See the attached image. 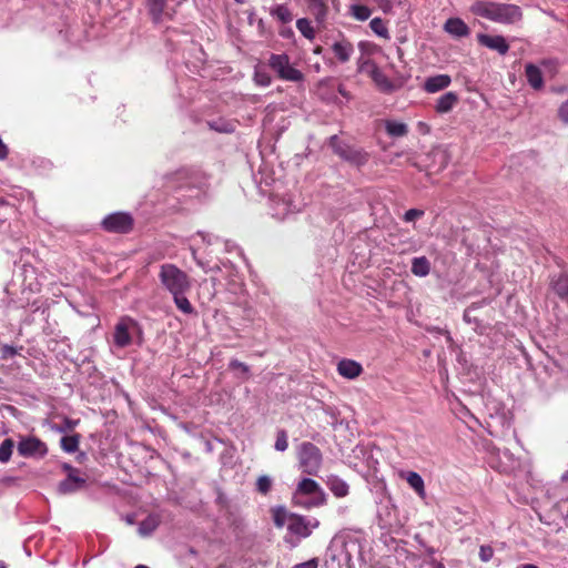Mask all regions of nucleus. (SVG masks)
I'll list each match as a JSON object with an SVG mask.
<instances>
[{
  "label": "nucleus",
  "instance_id": "nucleus-1",
  "mask_svg": "<svg viewBox=\"0 0 568 568\" xmlns=\"http://www.w3.org/2000/svg\"><path fill=\"white\" fill-rule=\"evenodd\" d=\"M471 12L490 21L511 24L521 19V10L513 3H499L488 0H478L473 3Z\"/></svg>",
  "mask_w": 568,
  "mask_h": 568
},
{
  "label": "nucleus",
  "instance_id": "nucleus-2",
  "mask_svg": "<svg viewBox=\"0 0 568 568\" xmlns=\"http://www.w3.org/2000/svg\"><path fill=\"white\" fill-rule=\"evenodd\" d=\"M293 504L304 509L322 507L327 500L325 491L311 478H302L292 496Z\"/></svg>",
  "mask_w": 568,
  "mask_h": 568
},
{
  "label": "nucleus",
  "instance_id": "nucleus-3",
  "mask_svg": "<svg viewBox=\"0 0 568 568\" xmlns=\"http://www.w3.org/2000/svg\"><path fill=\"white\" fill-rule=\"evenodd\" d=\"M159 280L163 288L171 295L186 293L191 287L189 276L173 264L161 265Z\"/></svg>",
  "mask_w": 568,
  "mask_h": 568
},
{
  "label": "nucleus",
  "instance_id": "nucleus-4",
  "mask_svg": "<svg viewBox=\"0 0 568 568\" xmlns=\"http://www.w3.org/2000/svg\"><path fill=\"white\" fill-rule=\"evenodd\" d=\"M297 460L304 474L315 476L323 465V454L313 443L303 442L297 448Z\"/></svg>",
  "mask_w": 568,
  "mask_h": 568
},
{
  "label": "nucleus",
  "instance_id": "nucleus-5",
  "mask_svg": "<svg viewBox=\"0 0 568 568\" xmlns=\"http://www.w3.org/2000/svg\"><path fill=\"white\" fill-rule=\"evenodd\" d=\"M136 334H141L139 323L133 317L124 315L115 324L113 345L116 348H125L132 344L133 337Z\"/></svg>",
  "mask_w": 568,
  "mask_h": 568
},
{
  "label": "nucleus",
  "instance_id": "nucleus-6",
  "mask_svg": "<svg viewBox=\"0 0 568 568\" xmlns=\"http://www.w3.org/2000/svg\"><path fill=\"white\" fill-rule=\"evenodd\" d=\"M268 67L278 75L283 81L300 82L304 79L300 69L292 65L290 58L282 54H272L268 59Z\"/></svg>",
  "mask_w": 568,
  "mask_h": 568
},
{
  "label": "nucleus",
  "instance_id": "nucleus-7",
  "mask_svg": "<svg viewBox=\"0 0 568 568\" xmlns=\"http://www.w3.org/2000/svg\"><path fill=\"white\" fill-rule=\"evenodd\" d=\"M102 227L112 233H128L133 227V217L126 212H114L102 220Z\"/></svg>",
  "mask_w": 568,
  "mask_h": 568
},
{
  "label": "nucleus",
  "instance_id": "nucleus-8",
  "mask_svg": "<svg viewBox=\"0 0 568 568\" xmlns=\"http://www.w3.org/2000/svg\"><path fill=\"white\" fill-rule=\"evenodd\" d=\"M272 215L278 220H284L288 214L300 210V205L294 202L291 194L274 195L271 199Z\"/></svg>",
  "mask_w": 568,
  "mask_h": 568
},
{
  "label": "nucleus",
  "instance_id": "nucleus-9",
  "mask_svg": "<svg viewBox=\"0 0 568 568\" xmlns=\"http://www.w3.org/2000/svg\"><path fill=\"white\" fill-rule=\"evenodd\" d=\"M318 527V521L315 518H307L304 516L295 515L290 519L287 531L300 537L305 538L311 535L312 529Z\"/></svg>",
  "mask_w": 568,
  "mask_h": 568
},
{
  "label": "nucleus",
  "instance_id": "nucleus-10",
  "mask_svg": "<svg viewBox=\"0 0 568 568\" xmlns=\"http://www.w3.org/2000/svg\"><path fill=\"white\" fill-rule=\"evenodd\" d=\"M18 452L24 457H43L48 453L47 445L39 438L30 436L22 438L18 444Z\"/></svg>",
  "mask_w": 568,
  "mask_h": 568
},
{
  "label": "nucleus",
  "instance_id": "nucleus-11",
  "mask_svg": "<svg viewBox=\"0 0 568 568\" xmlns=\"http://www.w3.org/2000/svg\"><path fill=\"white\" fill-rule=\"evenodd\" d=\"M452 83V78L447 73H439L438 75H429L424 80L423 89L427 93H436L446 88Z\"/></svg>",
  "mask_w": 568,
  "mask_h": 568
},
{
  "label": "nucleus",
  "instance_id": "nucleus-12",
  "mask_svg": "<svg viewBox=\"0 0 568 568\" xmlns=\"http://www.w3.org/2000/svg\"><path fill=\"white\" fill-rule=\"evenodd\" d=\"M478 41L481 45L495 50L501 55H505L509 50L508 43L501 36L479 34Z\"/></svg>",
  "mask_w": 568,
  "mask_h": 568
},
{
  "label": "nucleus",
  "instance_id": "nucleus-13",
  "mask_svg": "<svg viewBox=\"0 0 568 568\" xmlns=\"http://www.w3.org/2000/svg\"><path fill=\"white\" fill-rule=\"evenodd\" d=\"M329 0H306L308 12L314 17L317 24H323L327 20Z\"/></svg>",
  "mask_w": 568,
  "mask_h": 568
},
{
  "label": "nucleus",
  "instance_id": "nucleus-14",
  "mask_svg": "<svg viewBox=\"0 0 568 568\" xmlns=\"http://www.w3.org/2000/svg\"><path fill=\"white\" fill-rule=\"evenodd\" d=\"M338 374L347 379H355L363 373V366L353 359H342L337 364Z\"/></svg>",
  "mask_w": 568,
  "mask_h": 568
},
{
  "label": "nucleus",
  "instance_id": "nucleus-15",
  "mask_svg": "<svg viewBox=\"0 0 568 568\" xmlns=\"http://www.w3.org/2000/svg\"><path fill=\"white\" fill-rule=\"evenodd\" d=\"M70 470L68 477L59 484V491L61 494H71L82 488L85 480L74 474V469L65 466Z\"/></svg>",
  "mask_w": 568,
  "mask_h": 568
},
{
  "label": "nucleus",
  "instance_id": "nucleus-16",
  "mask_svg": "<svg viewBox=\"0 0 568 568\" xmlns=\"http://www.w3.org/2000/svg\"><path fill=\"white\" fill-rule=\"evenodd\" d=\"M444 31L455 38L468 37L470 30L464 20L460 18H450L444 23Z\"/></svg>",
  "mask_w": 568,
  "mask_h": 568
},
{
  "label": "nucleus",
  "instance_id": "nucleus-17",
  "mask_svg": "<svg viewBox=\"0 0 568 568\" xmlns=\"http://www.w3.org/2000/svg\"><path fill=\"white\" fill-rule=\"evenodd\" d=\"M399 477L408 484L420 499L426 497L424 480L419 474L416 471H400Z\"/></svg>",
  "mask_w": 568,
  "mask_h": 568
},
{
  "label": "nucleus",
  "instance_id": "nucleus-18",
  "mask_svg": "<svg viewBox=\"0 0 568 568\" xmlns=\"http://www.w3.org/2000/svg\"><path fill=\"white\" fill-rule=\"evenodd\" d=\"M458 101V94L454 91H448L437 98V102H435V111L442 114L448 113L456 106Z\"/></svg>",
  "mask_w": 568,
  "mask_h": 568
},
{
  "label": "nucleus",
  "instance_id": "nucleus-19",
  "mask_svg": "<svg viewBox=\"0 0 568 568\" xmlns=\"http://www.w3.org/2000/svg\"><path fill=\"white\" fill-rule=\"evenodd\" d=\"M335 57L342 62L346 63L351 60L354 53L353 44L347 40L337 41L331 47Z\"/></svg>",
  "mask_w": 568,
  "mask_h": 568
},
{
  "label": "nucleus",
  "instance_id": "nucleus-20",
  "mask_svg": "<svg viewBox=\"0 0 568 568\" xmlns=\"http://www.w3.org/2000/svg\"><path fill=\"white\" fill-rule=\"evenodd\" d=\"M326 486H328L331 491L337 498L346 497L349 493L348 484L344 479L335 475L328 476V479H326Z\"/></svg>",
  "mask_w": 568,
  "mask_h": 568
},
{
  "label": "nucleus",
  "instance_id": "nucleus-21",
  "mask_svg": "<svg viewBox=\"0 0 568 568\" xmlns=\"http://www.w3.org/2000/svg\"><path fill=\"white\" fill-rule=\"evenodd\" d=\"M430 264L425 256L414 257L412 260L410 272L417 277H425L429 274Z\"/></svg>",
  "mask_w": 568,
  "mask_h": 568
},
{
  "label": "nucleus",
  "instance_id": "nucleus-22",
  "mask_svg": "<svg viewBox=\"0 0 568 568\" xmlns=\"http://www.w3.org/2000/svg\"><path fill=\"white\" fill-rule=\"evenodd\" d=\"M385 130L392 138H402L408 133L407 124L397 120H386Z\"/></svg>",
  "mask_w": 568,
  "mask_h": 568
},
{
  "label": "nucleus",
  "instance_id": "nucleus-23",
  "mask_svg": "<svg viewBox=\"0 0 568 568\" xmlns=\"http://www.w3.org/2000/svg\"><path fill=\"white\" fill-rule=\"evenodd\" d=\"M525 75L526 80L529 83V85L534 89H540L542 87V75L539 68L527 64L525 68Z\"/></svg>",
  "mask_w": 568,
  "mask_h": 568
},
{
  "label": "nucleus",
  "instance_id": "nucleus-24",
  "mask_svg": "<svg viewBox=\"0 0 568 568\" xmlns=\"http://www.w3.org/2000/svg\"><path fill=\"white\" fill-rule=\"evenodd\" d=\"M294 514H290L284 507H274L272 509V518L275 527H288V523L291 518H293Z\"/></svg>",
  "mask_w": 568,
  "mask_h": 568
},
{
  "label": "nucleus",
  "instance_id": "nucleus-25",
  "mask_svg": "<svg viewBox=\"0 0 568 568\" xmlns=\"http://www.w3.org/2000/svg\"><path fill=\"white\" fill-rule=\"evenodd\" d=\"M161 519L158 515H150L139 525V534L143 537L150 536L158 529Z\"/></svg>",
  "mask_w": 568,
  "mask_h": 568
},
{
  "label": "nucleus",
  "instance_id": "nucleus-26",
  "mask_svg": "<svg viewBox=\"0 0 568 568\" xmlns=\"http://www.w3.org/2000/svg\"><path fill=\"white\" fill-rule=\"evenodd\" d=\"M550 286H552V290L557 295L568 303V275H559L550 282Z\"/></svg>",
  "mask_w": 568,
  "mask_h": 568
},
{
  "label": "nucleus",
  "instance_id": "nucleus-27",
  "mask_svg": "<svg viewBox=\"0 0 568 568\" xmlns=\"http://www.w3.org/2000/svg\"><path fill=\"white\" fill-rule=\"evenodd\" d=\"M271 16L282 23H288L293 20V14L290 8L285 4H276L271 11Z\"/></svg>",
  "mask_w": 568,
  "mask_h": 568
},
{
  "label": "nucleus",
  "instance_id": "nucleus-28",
  "mask_svg": "<svg viewBox=\"0 0 568 568\" xmlns=\"http://www.w3.org/2000/svg\"><path fill=\"white\" fill-rule=\"evenodd\" d=\"M165 4L166 0H148L149 11L154 22L158 23L162 20Z\"/></svg>",
  "mask_w": 568,
  "mask_h": 568
},
{
  "label": "nucleus",
  "instance_id": "nucleus-29",
  "mask_svg": "<svg viewBox=\"0 0 568 568\" xmlns=\"http://www.w3.org/2000/svg\"><path fill=\"white\" fill-rule=\"evenodd\" d=\"M296 29L307 40L312 41L315 38V30L311 24V21L306 18L296 20Z\"/></svg>",
  "mask_w": 568,
  "mask_h": 568
},
{
  "label": "nucleus",
  "instance_id": "nucleus-30",
  "mask_svg": "<svg viewBox=\"0 0 568 568\" xmlns=\"http://www.w3.org/2000/svg\"><path fill=\"white\" fill-rule=\"evenodd\" d=\"M186 293H176L173 294V302L176 305V307L183 312L184 314H192L194 312V308L190 301H187V297L185 296Z\"/></svg>",
  "mask_w": 568,
  "mask_h": 568
},
{
  "label": "nucleus",
  "instance_id": "nucleus-31",
  "mask_svg": "<svg viewBox=\"0 0 568 568\" xmlns=\"http://www.w3.org/2000/svg\"><path fill=\"white\" fill-rule=\"evenodd\" d=\"M369 27L376 36H378L385 40H389L390 36H389L388 29H387L385 22L381 18L372 19L369 22Z\"/></svg>",
  "mask_w": 568,
  "mask_h": 568
},
{
  "label": "nucleus",
  "instance_id": "nucleus-32",
  "mask_svg": "<svg viewBox=\"0 0 568 568\" xmlns=\"http://www.w3.org/2000/svg\"><path fill=\"white\" fill-rule=\"evenodd\" d=\"M351 14L359 21H366L371 17L372 10L364 4H353L351 7Z\"/></svg>",
  "mask_w": 568,
  "mask_h": 568
},
{
  "label": "nucleus",
  "instance_id": "nucleus-33",
  "mask_svg": "<svg viewBox=\"0 0 568 568\" xmlns=\"http://www.w3.org/2000/svg\"><path fill=\"white\" fill-rule=\"evenodd\" d=\"M14 443L11 438L4 439L0 445V463L10 460L13 453Z\"/></svg>",
  "mask_w": 568,
  "mask_h": 568
},
{
  "label": "nucleus",
  "instance_id": "nucleus-34",
  "mask_svg": "<svg viewBox=\"0 0 568 568\" xmlns=\"http://www.w3.org/2000/svg\"><path fill=\"white\" fill-rule=\"evenodd\" d=\"M60 444L64 452L74 453L79 446V436L78 435L63 436L60 440Z\"/></svg>",
  "mask_w": 568,
  "mask_h": 568
},
{
  "label": "nucleus",
  "instance_id": "nucleus-35",
  "mask_svg": "<svg viewBox=\"0 0 568 568\" xmlns=\"http://www.w3.org/2000/svg\"><path fill=\"white\" fill-rule=\"evenodd\" d=\"M271 487L272 479L268 476L263 475L257 478L256 488L261 494L266 495L271 490Z\"/></svg>",
  "mask_w": 568,
  "mask_h": 568
},
{
  "label": "nucleus",
  "instance_id": "nucleus-36",
  "mask_svg": "<svg viewBox=\"0 0 568 568\" xmlns=\"http://www.w3.org/2000/svg\"><path fill=\"white\" fill-rule=\"evenodd\" d=\"M287 446H288V443H287L286 432L284 429H281L277 432L274 447L278 452H284V450H286Z\"/></svg>",
  "mask_w": 568,
  "mask_h": 568
},
{
  "label": "nucleus",
  "instance_id": "nucleus-37",
  "mask_svg": "<svg viewBox=\"0 0 568 568\" xmlns=\"http://www.w3.org/2000/svg\"><path fill=\"white\" fill-rule=\"evenodd\" d=\"M374 81L383 89L384 91H392L393 90V83L386 79L382 73H376L374 75Z\"/></svg>",
  "mask_w": 568,
  "mask_h": 568
},
{
  "label": "nucleus",
  "instance_id": "nucleus-38",
  "mask_svg": "<svg viewBox=\"0 0 568 568\" xmlns=\"http://www.w3.org/2000/svg\"><path fill=\"white\" fill-rule=\"evenodd\" d=\"M494 557V549L489 545H483L479 549V558L481 561L487 562Z\"/></svg>",
  "mask_w": 568,
  "mask_h": 568
},
{
  "label": "nucleus",
  "instance_id": "nucleus-39",
  "mask_svg": "<svg viewBox=\"0 0 568 568\" xmlns=\"http://www.w3.org/2000/svg\"><path fill=\"white\" fill-rule=\"evenodd\" d=\"M254 81L257 83V84H261V85H268L271 83V78L270 75L267 74L266 71H255L254 73Z\"/></svg>",
  "mask_w": 568,
  "mask_h": 568
},
{
  "label": "nucleus",
  "instance_id": "nucleus-40",
  "mask_svg": "<svg viewBox=\"0 0 568 568\" xmlns=\"http://www.w3.org/2000/svg\"><path fill=\"white\" fill-rule=\"evenodd\" d=\"M229 366L231 369L241 371L245 376H248L250 374L248 366L245 363L240 362L239 359H232Z\"/></svg>",
  "mask_w": 568,
  "mask_h": 568
},
{
  "label": "nucleus",
  "instance_id": "nucleus-41",
  "mask_svg": "<svg viewBox=\"0 0 568 568\" xmlns=\"http://www.w3.org/2000/svg\"><path fill=\"white\" fill-rule=\"evenodd\" d=\"M424 214V211L423 210H419V209H409L405 212L404 214V220L406 222H413L415 221L416 219H419L420 216H423Z\"/></svg>",
  "mask_w": 568,
  "mask_h": 568
},
{
  "label": "nucleus",
  "instance_id": "nucleus-42",
  "mask_svg": "<svg viewBox=\"0 0 568 568\" xmlns=\"http://www.w3.org/2000/svg\"><path fill=\"white\" fill-rule=\"evenodd\" d=\"M1 352H2L3 359L12 358L19 354V349L12 345L2 346Z\"/></svg>",
  "mask_w": 568,
  "mask_h": 568
},
{
  "label": "nucleus",
  "instance_id": "nucleus-43",
  "mask_svg": "<svg viewBox=\"0 0 568 568\" xmlns=\"http://www.w3.org/2000/svg\"><path fill=\"white\" fill-rule=\"evenodd\" d=\"M559 116L565 123H568V100L561 104Z\"/></svg>",
  "mask_w": 568,
  "mask_h": 568
},
{
  "label": "nucleus",
  "instance_id": "nucleus-44",
  "mask_svg": "<svg viewBox=\"0 0 568 568\" xmlns=\"http://www.w3.org/2000/svg\"><path fill=\"white\" fill-rule=\"evenodd\" d=\"M293 568H317V562L315 559H310L307 561L295 565Z\"/></svg>",
  "mask_w": 568,
  "mask_h": 568
},
{
  "label": "nucleus",
  "instance_id": "nucleus-45",
  "mask_svg": "<svg viewBox=\"0 0 568 568\" xmlns=\"http://www.w3.org/2000/svg\"><path fill=\"white\" fill-rule=\"evenodd\" d=\"M379 1V8L383 10V12L387 13L392 10V2L389 0H378Z\"/></svg>",
  "mask_w": 568,
  "mask_h": 568
},
{
  "label": "nucleus",
  "instance_id": "nucleus-46",
  "mask_svg": "<svg viewBox=\"0 0 568 568\" xmlns=\"http://www.w3.org/2000/svg\"><path fill=\"white\" fill-rule=\"evenodd\" d=\"M8 154V146L3 143L2 139L0 138V160L7 159Z\"/></svg>",
  "mask_w": 568,
  "mask_h": 568
},
{
  "label": "nucleus",
  "instance_id": "nucleus-47",
  "mask_svg": "<svg viewBox=\"0 0 568 568\" xmlns=\"http://www.w3.org/2000/svg\"><path fill=\"white\" fill-rule=\"evenodd\" d=\"M480 304H473L470 307H468L466 311H465V314H464V318L467 321V322H470V312L473 310H476Z\"/></svg>",
  "mask_w": 568,
  "mask_h": 568
},
{
  "label": "nucleus",
  "instance_id": "nucleus-48",
  "mask_svg": "<svg viewBox=\"0 0 568 568\" xmlns=\"http://www.w3.org/2000/svg\"><path fill=\"white\" fill-rule=\"evenodd\" d=\"M417 128H418V130H419L422 133H424V134H426V133H428V132H429V126H428L425 122L419 121V122L417 123Z\"/></svg>",
  "mask_w": 568,
  "mask_h": 568
},
{
  "label": "nucleus",
  "instance_id": "nucleus-49",
  "mask_svg": "<svg viewBox=\"0 0 568 568\" xmlns=\"http://www.w3.org/2000/svg\"><path fill=\"white\" fill-rule=\"evenodd\" d=\"M280 34L283 37V38H291L293 37V30L291 28H285L283 30H281Z\"/></svg>",
  "mask_w": 568,
  "mask_h": 568
},
{
  "label": "nucleus",
  "instance_id": "nucleus-50",
  "mask_svg": "<svg viewBox=\"0 0 568 568\" xmlns=\"http://www.w3.org/2000/svg\"><path fill=\"white\" fill-rule=\"evenodd\" d=\"M215 130H219L221 132H233L234 131V126L232 124H227L223 128H215Z\"/></svg>",
  "mask_w": 568,
  "mask_h": 568
},
{
  "label": "nucleus",
  "instance_id": "nucleus-51",
  "mask_svg": "<svg viewBox=\"0 0 568 568\" xmlns=\"http://www.w3.org/2000/svg\"><path fill=\"white\" fill-rule=\"evenodd\" d=\"M519 568H538V567L532 564H525V565L520 566Z\"/></svg>",
  "mask_w": 568,
  "mask_h": 568
},
{
  "label": "nucleus",
  "instance_id": "nucleus-52",
  "mask_svg": "<svg viewBox=\"0 0 568 568\" xmlns=\"http://www.w3.org/2000/svg\"><path fill=\"white\" fill-rule=\"evenodd\" d=\"M178 176H179V179H184L187 176V173L185 171H182V172L178 173Z\"/></svg>",
  "mask_w": 568,
  "mask_h": 568
},
{
  "label": "nucleus",
  "instance_id": "nucleus-53",
  "mask_svg": "<svg viewBox=\"0 0 568 568\" xmlns=\"http://www.w3.org/2000/svg\"><path fill=\"white\" fill-rule=\"evenodd\" d=\"M433 567H435V568H445V566L442 562H433Z\"/></svg>",
  "mask_w": 568,
  "mask_h": 568
},
{
  "label": "nucleus",
  "instance_id": "nucleus-54",
  "mask_svg": "<svg viewBox=\"0 0 568 568\" xmlns=\"http://www.w3.org/2000/svg\"><path fill=\"white\" fill-rule=\"evenodd\" d=\"M562 481H568V470L561 476Z\"/></svg>",
  "mask_w": 568,
  "mask_h": 568
},
{
  "label": "nucleus",
  "instance_id": "nucleus-55",
  "mask_svg": "<svg viewBox=\"0 0 568 568\" xmlns=\"http://www.w3.org/2000/svg\"><path fill=\"white\" fill-rule=\"evenodd\" d=\"M258 27L262 29L264 27V21L262 19L258 20Z\"/></svg>",
  "mask_w": 568,
  "mask_h": 568
},
{
  "label": "nucleus",
  "instance_id": "nucleus-56",
  "mask_svg": "<svg viewBox=\"0 0 568 568\" xmlns=\"http://www.w3.org/2000/svg\"><path fill=\"white\" fill-rule=\"evenodd\" d=\"M342 156H344L345 159H349V156L347 154H345L344 152H339Z\"/></svg>",
  "mask_w": 568,
  "mask_h": 568
},
{
  "label": "nucleus",
  "instance_id": "nucleus-57",
  "mask_svg": "<svg viewBox=\"0 0 568 568\" xmlns=\"http://www.w3.org/2000/svg\"><path fill=\"white\" fill-rule=\"evenodd\" d=\"M0 568H7V566L3 561H0Z\"/></svg>",
  "mask_w": 568,
  "mask_h": 568
},
{
  "label": "nucleus",
  "instance_id": "nucleus-58",
  "mask_svg": "<svg viewBox=\"0 0 568 568\" xmlns=\"http://www.w3.org/2000/svg\"><path fill=\"white\" fill-rule=\"evenodd\" d=\"M135 568H149V567L145 565H138Z\"/></svg>",
  "mask_w": 568,
  "mask_h": 568
},
{
  "label": "nucleus",
  "instance_id": "nucleus-59",
  "mask_svg": "<svg viewBox=\"0 0 568 568\" xmlns=\"http://www.w3.org/2000/svg\"><path fill=\"white\" fill-rule=\"evenodd\" d=\"M246 0H235L237 3H244Z\"/></svg>",
  "mask_w": 568,
  "mask_h": 568
},
{
  "label": "nucleus",
  "instance_id": "nucleus-60",
  "mask_svg": "<svg viewBox=\"0 0 568 568\" xmlns=\"http://www.w3.org/2000/svg\"><path fill=\"white\" fill-rule=\"evenodd\" d=\"M221 568H224V567H221Z\"/></svg>",
  "mask_w": 568,
  "mask_h": 568
}]
</instances>
